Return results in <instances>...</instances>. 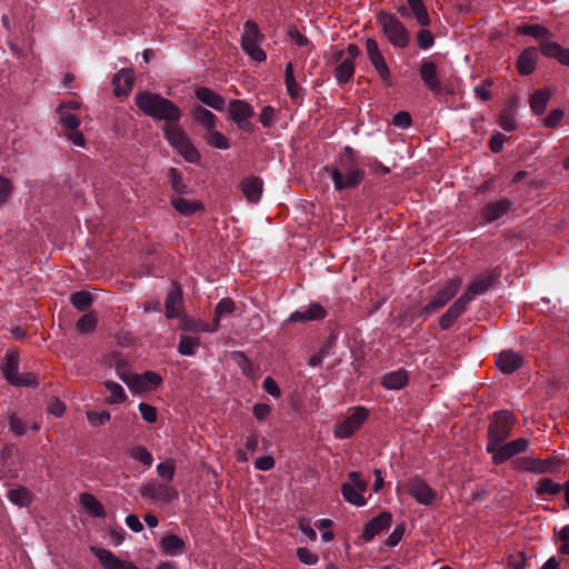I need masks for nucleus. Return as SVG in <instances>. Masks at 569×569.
I'll return each instance as SVG.
<instances>
[{"label": "nucleus", "mask_w": 569, "mask_h": 569, "mask_svg": "<svg viewBox=\"0 0 569 569\" xmlns=\"http://www.w3.org/2000/svg\"><path fill=\"white\" fill-rule=\"evenodd\" d=\"M537 62L538 49L535 47H528L521 51L518 58L517 70L521 76H529L536 70Z\"/></svg>", "instance_id": "26"}, {"label": "nucleus", "mask_w": 569, "mask_h": 569, "mask_svg": "<svg viewBox=\"0 0 569 569\" xmlns=\"http://www.w3.org/2000/svg\"><path fill=\"white\" fill-rule=\"evenodd\" d=\"M493 279L490 276H481L473 280L467 288L466 292L462 296H469V302L473 299V297L483 295L489 290L492 286Z\"/></svg>", "instance_id": "37"}, {"label": "nucleus", "mask_w": 569, "mask_h": 569, "mask_svg": "<svg viewBox=\"0 0 569 569\" xmlns=\"http://www.w3.org/2000/svg\"><path fill=\"white\" fill-rule=\"evenodd\" d=\"M134 84V73L132 69H121L113 76V93L117 97L128 96Z\"/></svg>", "instance_id": "22"}, {"label": "nucleus", "mask_w": 569, "mask_h": 569, "mask_svg": "<svg viewBox=\"0 0 569 569\" xmlns=\"http://www.w3.org/2000/svg\"><path fill=\"white\" fill-rule=\"evenodd\" d=\"M562 486L550 478H542L537 482L536 492L538 496H556L560 493Z\"/></svg>", "instance_id": "45"}, {"label": "nucleus", "mask_w": 569, "mask_h": 569, "mask_svg": "<svg viewBox=\"0 0 569 569\" xmlns=\"http://www.w3.org/2000/svg\"><path fill=\"white\" fill-rule=\"evenodd\" d=\"M408 383V373L405 369L386 373L381 379V385L388 390H400Z\"/></svg>", "instance_id": "31"}, {"label": "nucleus", "mask_w": 569, "mask_h": 569, "mask_svg": "<svg viewBox=\"0 0 569 569\" xmlns=\"http://www.w3.org/2000/svg\"><path fill=\"white\" fill-rule=\"evenodd\" d=\"M383 36L395 48H407L410 34L406 26L392 13L380 10L376 16Z\"/></svg>", "instance_id": "4"}, {"label": "nucleus", "mask_w": 569, "mask_h": 569, "mask_svg": "<svg viewBox=\"0 0 569 569\" xmlns=\"http://www.w3.org/2000/svg\"><path fill=\"white\" fill-rule=\"evenodd\" d=\"M516 423V417L508 410L496 411L488 426L487 452H492L495 447L501 445L509 436Z\"/></svg>", "instance_id": "5"}, {"label": "nucleus", "mask_w": 569, "mask_h": 569, "mask_svg": "<svg viewBox=\"0 0 569 569\" xmlns=\"http://www.w3.org/2000/svg\"><path fill=\"white\" fill-rule=\"evenodd\" d=\"M369 411L363 407H357L352 413L337 423L333 429L335 437L338 439H348L353 436L367 421Z\"/></svg>", "instance_id": "11"}, {"label": "nucleus", "mask_w": 569, "mask_h": 569, "mask_svg": "<svg viewBox=\"0 0 569 569\" xmlns=\"http://www.w3.org/2000/svg\"><path fill=\"white\" fill-rule=\"evenodd\" d=\"M405 532V525L400 523L398 525L392 532L388 536L386 540V545L388 547H396L402 539Z\"/></svg>", "instance_id": "64"}, {"label": "nucleus", "mask_w": 569, "mask_h": 569, "mask_svg": "<svg viewBox=\"0 0 569 569\" xmlns=\"http://www.w3.org/2000/svg\"><path fill=\"white\" fill-rule=\"evenodd\" d=\"M174 472H176V462L172 459H168V460H166L163 462H160L157 466V473H158V476L162 480H166L168 482H170L173 479Z\"/></svg>", "instance_id": "51"}, {"label": "nucleus", "mask_w": 569, "mask_h": 569, "mask_svg": "<svg viewBox=\"0 0 569 569\" xmlns=\"http://www.w3.org/2000/svg\"><path fill=\"white\" fill-rule=\"evenodd\" d=\"M98 319L92 313H86L83 315L78 321H77V329L82 333H89L92 332L97 327Z\"/></svg>", "instance_id": "50"}, {"label": "nucleus", "mask_w": 569, "mask_h": 569, "mask_svg": "<svg viewBox=\"0 0 569 569\" xmlns=\"http://www.w3.org/2000/svg\"><path fill=\"white\" fill-rule=\"evenodd\" d=\"M160 548L167 556H177L184 552L186 542L177 535H168L160 540Z\"/></svg>", "instance_id": "32"}, {"label": "nucleus", "mask_w": 569, "mask_h": 569, "mask_svg": "<svg viewBox=\"0 0 569 569\" xmlns=\"http://www.w3.org/2000/svg\"><path fill=\"white\" fill-rule=\"evenodd\" d=\"M236 303L230 298H223L221 299L216 308H214V321L218 322L219 319L224 315H230L234 311Z\"/></svg>", "instance_id": "52"}, {"label": "nucleus", "mask_w": 569, "mask_h": 569, "mask_svg": "<svg viewBox=\"0 0 569 569\" xmlns=\"http://www.w3.org/2000/svg\"><path fill=\"white\" fill-rule=\"evenodd\" d=\"M468 305L469 296H460L439 319L440 328L442 330L449 329L465 313Z\"/></svg>", "instance_id": "18"}, {"label": "nucleus", "mask_w": 569, "mask_h": 569, "mask_svg": "<svg viewBox=\"0 0 569 569\" xmlns=\"http://www.w3.org/2000/svg\"><path fill=\"white\" fill-rule=\"evenodd\" d=\"M407 492L420 505L429 506L436 499V491L421 478L413 477L406 485Z\"/></svg>", "instance_id": "15"}, {"label": "nucleus", "mask_w": 569, "mask_h": 569, "mask_svg": "<svg viewBox=\"0 0 569 569\" xmlns=\"http://www.w3.org/2000/svg\"><path fill=\"white\" fill-rule=\"evenodd\" d=\"M330 176L336 190L357 188L365 179V170L361 168L352 148L346 147L338 160V166L330 170Z\"/></svg>", "instance_id": "1"}, {"label": "nucleus", "mask_w": 569, "mask_h": 569, "mask_svg": "<svg viewBox=\"0 0 569 569\" xmlns=\"http://www.w3.org/2000/svg\"><path fill=\"white\" fill-rule=\"evenodd\" d=\"M194 96L200 102L217 111H223L226 108L224 98L208 87L197 88Z\"/></svg>", "instance_id": "24"}, {"label": "nucleus", "mask_w": 569, "mask_h": 569, "mask_svg": "<svg viewBox=\"0 0 569 569\" xmlns=\"http://www.w3.org/2000/svg\"><path fill=\"white\" fill-rule=\"evenodd\" d=\"M134 102L142 113L153 119L176 122L181 118L180 108L159 93L139 92L134 97Z\"/></svg>", "instance_id": "2"}, {"label": "nucleus", "mask_w": 569, "mask_h": 569, "mask_svg": "<svg viewBox=\"0 0 569 569\" xmlns=\"http://www.w3.org/2000/svg\"><path fill=\"white\" fill-rule=\"evenodd\" d=\"M298 559L305 565H316L318 562V556L310 551L308 548H298L297 549Z\"/></svg>", "instance_id": "60"}, {"label": "nucleus", "mask_w": 569, "mask_h": 569, "mask_svg": "<svg viewBox=\"0 0 569 569\" xmlns=\"http://www.w3.org/2000/svg\"><path fill=\"white\" fill-rule=\"evenodd\" d=\"M164 138L168 143L187 161L197 163L200 161V152L191 142L187 133L176 123H167L163 127Z\"/></svg>", "instance_id": "6"}, {"label": "nucleus", "mask_w": 569, "mask_h": 569, "mask_svg": "<svg viewBox=\"0 0 569 569\" xmlns=\"http://www.w3.org/2000/svg\"><path fill=\"white\" fill-rule=\"evenodd\" d=\"M199 346L200 339L198 337L182 336L178 345V352L182 356H192Z\"/></svg>", "instance_id": "46"}, {"label": "nucleus", "mask_w": 569, "mask_h": 569, "mask_svg": "<svg viewBox=\"0 0 569 569\" xmlns=\"http://www.w3.org/2000/svg\"><path fill=\"white\" fill-rule=\"evenodd\" d=\"M408 7L421 27H428L431 23L429 13L422 0H407Z\"/></svg>", "instance_id": "42"}, {"label": "nucleus", "mask_w": 569, "mask_h": 569, "mask_svg": "<svg viewBox=\"0 0 569 569\" xmlns=\"http://www.w3.org/2000/svg\"><path fill=\"white\" fill-rule=\"evenodd\" d=\"M116 372L118 375V377L127 383V386L132 390V391H137V392H142V391H146V385H144V381L142 380V376L141 375H137V373H130V372H123L121 371V366L120 363H118L116 366Z\"/></svg>", "instance_id": "40"}, {"label": "nucleus", "mask_w": 569, "mask_h": 569, "mask_svg": "<svg viewBox=\"0 0 569 569\" xmlns=\"http://www.w3.org/2000/svg\"><path fill=\"white\" fill-rule=\"evenodd\" d=\"M58 113L60 114V122L64 128L76 130L80 126V119L77 116L67 111H60Z\"/></svg>", "instance_id": "57"}, {"label": "nucleus", "mask_w": 569, "mask_h": 569, "mask_svg": "<svg viewBox=\"0 0 569 569\" xmlns=\"http://www.w3.org/2000/svg\"><path fill=\"white\" fill-rule=\"evenodd\" d=\"M528 447L529 441L526 438H518L509 442L503 441L490 452L492 455V462L496 466L501 465L515 456L526 452Z\"/></svg>", "instance_id": "12"}, {"label": "nucleus", "mask_w": 569, "mask_h": 569, "mask_svg": "<svg viewBox=\"0 0 569 569\" xmlns=\"http://www.w3.org/2000/svg\"><path fill=\"white\" fill-rule=\"evenodd\" d=\"M552 96V92L549 89H540L535 91L530 97V109L535 114H542L547 104Z\"/></svg>", "instance_id": "35"}, {"label": "nucleus", "mask_w": 569, "mask_h": 569, "mask_svg": "<svg viewBox=\"0 0 569 569\" xmlns=\"http://www.w3.org/2000/svg\"><path fill=\"white\" fill-rule=\"evenodd\" d=\"M19 353L16 350H7L1 366L3 378L14 387H36L37 377L31 372L19 373Z\"/></svg>", "instance_id": "7"}, {"label": "nucleus", "mask_w": 569, "mask_h": 569, "mask_svg": "<svg viewBox=\"0 0 569 569\" xmlns=\"http://www.w3.org/2000/svg\"><path fill=\"white\" fill-rule=\"evenodd\" d=\"M7 498L20 508H28L33 501V493L24 486H17L8 490Z\"/></svg>", "instance_id": "30"}, {"label": "nucleus", "mask_w": 569, "mask_h": 569, "mask_svg": "<svg viewBox=\"0 0 569 569\" xmlns=\"http://www.w3.org/2000/svg\"><path fill=\"white\" fill-rule=\"evenodd\" d=\"M411 122V116L407 111H400L392 118V124L401 129L409 128Z\"/></svg>", "instance_id": "63"}, {"label": "nucleus", "mask_w": 569, "mask_h": 569, "mask_svg": "<svg viewBox=\"0 0 569 569\" xmlns=\"http://www.w3.org/2000/svg\"><path fill=\"white\" fill-rule=\"evenodd\" d=\"M498 124L505 131H515L517 129V121L513 111L511 109L502 110L498 118Z\"/></svg>", "instance_id": "49"}, {"label": "nucleus", "mask_w": 569, "mask_h": 569, "mask_svg": "<svg viewBox=\"0 0 569 569\" xmlns=\"http://www.w3.org/2000/svg\"><path fill=\"white\" fill-rule=\"evenodd\" d=\"M13 191V182L9 178L0 176V207L9 201Z\"/></svg>", "instance_id": "53"}, {"label": "nucleus", "mask_w": 569, "mask_h": 569, "mask_svg": "<svg viewBox=\"0 0 569 569\" xmlns=\"http://www.w3.org/2000/svg\"><path fill=\"white\" fill-rule=\"evenodd\" d=\"M565 112L561 109L552 110L545 119L543 124L547 128H556L561 122Z\"/></svg>", "instance_id": "59"}, {"label": "nucleus", "mask_w": 569, "mask_h": 569, "mask_svg": "<svg viewBox=\"0 0 569 569\" xmlns=\"http://www.w3.org/2000/svg\"><path fill=\"white\" fill-rule=\"evenodd\" d=\"M517 33L532 37L538 41L539 50L545 57L556 59L559 63L569 67V49L552 41L553 36L545 26L521 24L517 28Z\"/></svg>", "instance_id": "3"}, {"label": "nucleus", "mask_w": 569, "mask_h": 569, "mask_svg": "<svg viewBox=\"0 0 569 569\" xmlns=\"http://www.w3.org/2000/svg\"><path fill=\"white\" fill-rule=\"evenodd\" d=\"M204 140L210 147L216 149L227 150L230 148L229 139L220 131H217L216 128L204 134Z\"/></svg>", "instance_id": "43"}, {"label": "nucleus", "mask_w": 569, "mask_h": 569, "mask_svg": "<svg viewBox=\"0 0 569 569\" xmlns=\"http://www.w3.org/2000/svg\"><path fill=\"white\" fill-rule=\"evenodd\" d=\"M417 42H418L419 48L426 50V49H429V48H431L433 46L435 38H433L432 33L429 30L421 29L417 33Z\"/></svg>", "instance_id": "58"}, {"label": "nucleus", "mask_w": 569, "mask_h": 569, "mask_svg": "<svg viewBox=\"0 0 569 569\" xmlns=\"http://www.w3.org/2000/svg\"><path fill=\"white\" fill-rule=\"evenodd\" d=\"M87 419L91 426L99 427V426H102V425L109 422L111 419V415L106 410L100 411V412L88 411Z\"/></svg>", "instance_id": "54"}, {"label": "nucleus", "mask_w": 569, "mask_h": 569, "mask_svg": "<svg viewBox=\"0 0 569 569\" xmlns=\"http://www.w3.org/2000/svg\"><path fill=\"white\" fill-rule=\"evenodd\" d=\"M284 83H286L287 92L291 99L297 100L299 98H302L305 91L295 78L292 62H288L286 66Z\"/></svg>", "instance_id": "36"}, {"label": "nucleus", "mask_w": 569, "mask_h": 569, "mask_svg": "<svg viewBox=\"0 0 569 569\" xmlns=\"http://www.w3.org/2000/svg\"><path fill=\"white\" fill-rule=\"evenodd\" d=\"M263 182L258 177H249L241 181L240 190L246 199L251 203L259 202L262 194Z\"/></svg>", "instance_id": "28"}, {"label": "nucleus", "mask_w": 569, "mask_h": 569, "mask_svg": "<svg viewBox=\"0 0 569 569\" xmlns=\"http://www.w3.org/2000/svg\"><path fill=\"white\" fill-rule=\"evenodd\" d=\"M461 287V279L455 277L448 279L440 288H438L430 302L421 308L419 316L428 318L438 310L442 309L459 291Z\"/></svg>", "instance_id": "8"}, {"label": "nucleus", "mask_w": 569, "mask_h": 569, "mask_svg": "<svg viewBox=\"0 0 569 569\" xmlns=\"http://www.w3.org/2000/svg\"><path fill=\"white\" fill-rule=\"evenodd\" d=\"M93 297L89 291H77L70 296L71 305L79 311H87L92 305Z\"/></svg>", "instance_id": "44"}, {"label": "nucleus", "mask_w": 569, "mask_h": 569, "mask_svg": "<svg viewBox=\"0 0 569 569\" xmlns=\"http://www.w3.org/2000/svg\"><path fill=\"white\" fill-rule=\"evenodd\" d=\"M129 456L148 468L152 466L153 457L150 453V451L143 446H134L130 448Z\"/></svg>", "instance_id": "48"}, {"label": "nucleus", "mask_w": 569, "mask_h": 569, "mask_svg": "<svg viewBox=\"0 0 569 569\" xmlns=\"http://www.w3.org/2000/svg\"><path fill=\"white\" fill-rule=\"evenodd\" d=\"M103 385L109 392L104 400L108 405H119L127 400L128 397L121 385L112 380H107Z\"/></svg>", "instance_id": "38"}, {"label": "nucleus", "mask_w": 569, "mask_h": 569, "mask_svg": "<svg viewBox=\"0 0 569 569\" xmlns=\"http://www.w3.org/2000/svg\"><path fill=\"white\" fill-rule=\"evenodd\" d=\"M79 502L91 516L98 518L106 517V510L102 503L92 493H80Z\"/></svg>", "instance_id": "34"}, {"label": "nucleus", "mask_w": 569, "mask_h": 569, "mask_svg": "<svg viewBox=\"0 0 569 569\" xmlns=\"http://www.w3.org/2000/svg\"><path fill=\"white\" fill-rule=\"evenodd\" d=\"M367 488L368 483L361 478L360 473L351 471L348 473V481L341 486V493L347 502L357 507H362L367 503L363 496Z\"/></svg>", "instance_id": "10"}, {"label": "nucleus", "mask_w": 569, "mask_h": 569, "mask_svg": "<svg viewBox=\"0 0 569 569\" xmlns=\"http://www.w3.org/2000/svg\"><path fill=\"white\" fill-rule=\"evenodd\" d=\"M228 113L229 119L237 124L243 122L244 120H250L253 117L254 111L252 106L247 101L236 99L230 101Z\"/></svg>", "instance_id": "23"}, {"label": "nucleus", "mask_w": 569, "mask_h": 569, "mask_svg": "<svg viewBox=\"0 0 569 569\" xmlns=\"http://www.w3.org/2000/svg\"><path fill=\"white\" fill-rule=\"evenodd\" d=\"M392 522V515L388 511L380 512L377 517L369 520L363 528L362 539L366 542L371 541L377 535L388 529Z\"/></svg>", "instance_id": "17"}, {"label": "nucleus", "mask_w": 569, "mask_h": 569, "mask_svg": "<svg viewBox=\"0 0 569 569\" xmlns=\"http://www.w3.org/2000/svg\"><path fill=\"white\" fill-rule=\"evenodd\" d=\"M276 110L271 106L262 108L259 114V121L264 128H270L274 123Z\"/></svg>", "instance_id": "56"}, {"label": "nucleus", "mask_w": 569, "mask_h": 569, "mask_svg": "<svg viewBox=\"0 0 569 569\" xmlns=\"http://www.w3.org/2000/svg\"><path fill=\"white\" fill-rule=\"evenodd\" d=\"M511 207L512 201L507 198L491 201L481 209V218L488 223L493 222L507 214Z\"/></svg>", "instance_id": "20"}, {"label": "nucleus", "mask_w": 569, "mask_h": 569, "mask_svg": "<svg viewBox=\"0 0 569 569\" xmlns=\"http://www.w3.org/2000/svg\"><path fill=\"white\" fill-rule=\"evenodd\" d=\"M356 70V64L351 59H343L335 69V78L338 83H348Z\"/></svg>", "instance_id": "41"}, {"label": "nucleus", "mask_w": 569, "mask_h": 569, "mask_svg": "<svg viewBox=\"0 0 569 569\" xmlns=\"http://www.w3.org/2000/svg\"><path fill=\"white\" fill-rule=\"evenodd\" d=\"M496 365L501 372L510 375L521 367L522 358L518 352L506 350L497 356Z\"/></svg>", "instance_id": "25"}, {"label": "nucleus", "mask_w": 569, "mask_h": 569, "mask_svg": "<svg viewBox=\"0 0 569 569\" xmlns=\"http://www.w3.org/2000/svg\"><path fill=\"white\" fill-rule=\"evenodd\" d=\"M166 317L169 319L177 318L180 316L182 307V297L179 289L172 290L166 298Z\"/></svg>", "instance_id": "39"}, {"label": "nucleus", "mask_w": 569, "mask_h": 569, "mask_svg": "<svg viewBox=\"0 0 569 569\" xmlns=\"http://www.w3.org/2000/svg\"><path fill=\"white\" fill-rule=\"evenodd\" d=\"M91 552L99 559L104 569H126L129 561H123L108 549L92 547Z\"/></svg>", "instance_id": "27"}, {"label": "nucleus", "mask_w": 569, "mask_h": 569, "mask_svg": "<svg viewBox=\"0 0 569 569\" xmlns=\"http://www.w3.org/2000/svg\"><path fill=\"white\" fill-rule=\"evenodd\" d=\"M170 203L174 210H177L182 216H192L198 211H202L204 209L203 203L199 200H190L182 197H171Z\"/></svg>", "instance_id": "29"}, {"label": "nucleus", "mask_w": 569, "mask_h": 569, "mask_svg": "<svg viewBox=\"0 0 569 569\" xmlns=\"http://www.w3.org/2000/svg\"><path fill=\"white\" fill-rule=\"evenodd\" d=\"M259 26L252 20H248L243 24V33L241 36V48L254 61L262 62L267 59V54L260 47L263 40Z\"/></svg>", "instance_id": "9"}, {"label": "nucleus", "mask_w": 569, "mask_h": 569, "mask_svg": "<svg viewBox=\"0 0 569 569\" xmlns=\"http://www.w3.org/2000/svg\"><path fill=\"white\" fill-rule=\"evenodd\" d=\"M366 51L368 54V58L376 69L377 73L379 74L381 81L387 86H391V74L389 67L387 66V62L379 49L378 42L372 39L368 38L366 40Z\"/></svg>", "instance_id": "14"}, {"label": "nucleus", "mask_w": 569, "mask_h": 569, "mask_svg": "<svg viewBox=\"0 0 569 569\" xmlns=\"http://www.w3.org/2000/svg\"><path fill=\"white\" fill-rule=\"evenodd\" d=\"M527 559L523 552L519 551L508 558L509 569H525Z\"/></svg>", "instance_id": "62"}, {"label": "nucleus", "mask_w": 569, "mask_h": 569, "mask_svg": "<svg viewBox=\"0 0 569 569\" xmlns=\"http://www.w3.org/2000/svg\"><path fill=\"white\" fill-rule=\"evenodd\" d=\"M138 408L144 421L149 423H153L157 421L158 413L156 407L146 402H141L139 403Z\"/></svg>", "instance_id": "55"}, {"label": "nucleus", "mask_w": 569, "mask_h": 569, "mask_svg": "<svg viewBox=\"0 0 569 569\" xmlns=\"http://www.w3.org/2000/svg\"><path fill=\"white\" fill-rule=\"evenodd\" d=\"M419 74L425 86L433 93H440L442 86L438 77L437 66L433 61L422 60Z\"/></svg>", "instance_id": "19"}, {"label": "nucleus", "mask_w": 569, "mask_h": 569, "mask_svg": "<svg viewBox=\"0 0 569 569\" xmlns=\"http://www.w3.org/2000/svg\"><path fill=\"white\" fill-rule=\"evenodd\" d=\"M556 466L553 458L538 459L533 457H523L513 461V467L517 470L536 473L552 472Z\"/></svg>", "instance_id": "16"}, {"label": "nucleus", "mask_w": 569, "mask_h": 569, "mask_svg": "<svg viewBox=\"0 0 569 569\" xmlns=\"http://www.w3.org/2000/svg\"><path fill=\"white\" fill-rule=\"evenodd\" d=\"M327 317L326 309L318 302L310 303L305 310H297L289 317L290 322L322 320Z\"/></svg>", "instance_id": "21"}, {"label": "nucleus", "mask_w": 569, "mask_h": 569, "mask_svg": "<svg viewBox=\"0 0 569 569\" xmlns=\"http://www.w3.org/2000/svg\"><path fill=\"white\" fill-rule=\"evenodd\" d=\"M168 178L174 192L178 194L188 193V186L183 181L182 173L177 168H170L168 170Z\"/></svg>", "instance_id": "47"}, {"label": "nucleus", "mask_w": 569, "mask_h": 569, "mask_svg": "<svg viewBox=\"0 0 569 569\" xmlns=\"http://www.w3.org/2000/svg\"><path fill=\"white\" fill-rule=\"evenodd\" d=\"M141 376H142V380L144 381V385H146V390L156 388V387L160 386V383L162 382L160 375L154 371H146Z\"/></svg>", "instance_id": "61"}, {"label": "nucleus", "mask_w": 569, "mask_h": 569, "mask_svg": "<svg viewBox=\"0 0 569 569\" xmlns=\"http://www.w3.org/2000/svg\"><path fill=\"white\" fill-rule=\"evenodd\" d=\"M140 495L146 500L161 502H169L178 498V491L176 489L156 480L142 485Z\"/></svg>", "instance_id": "13"}, {"label": "nucleus", "mask_w": 569, "mask_h": 569, "mask_svg": "<svg viewBox=\"0 0 569 569\" xmlns=\"http://www.w3.org/2000/svg\"><path fill=\"white\" fill-rule=\"evenodd\" d=\"M191 114L193 120L201 124L207 130V132L214 129L217 126V116L202 106L193 107Z\"/></svg>", "instance_id": "33"}]
</instances>
